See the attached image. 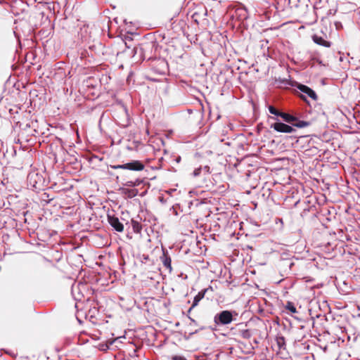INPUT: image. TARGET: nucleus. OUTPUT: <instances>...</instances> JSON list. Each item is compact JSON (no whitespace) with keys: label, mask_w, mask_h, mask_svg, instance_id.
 Wrapping results in <instances>:
<instances>
[{"label":"nucleus","mask_w":360,"mask_h":360,"mask_svg":"<svg viewBox=\"0 0 360 360\" xmlns=\"http://www.w3.org/2000/svg\"><path fill=\"white\" fill-rule=\"evenodd\" d=\"M233 313L236 314V311L224 310L215 315L214 321L217 325H228L234 320Z\"/></svg>","instance_id":"1"},{"label":"nucleus","mask_w":360,"mask_h":360,"mask_svg":"<svg viewBox=\"0 0 360 360\" xmlns=\"http://www.w3.org/2000/svg\"><path fill=\"white\" fill-rule=\"evenodd\" d=\"M110 167L115 169H122L132 171H142L145 167L143 163L139 160H133L126 164L111 165Z\"/></svg>","instance_id":"2"},{"label":"nucleus","mask_w":360,"mask_h":360,"mask_svg":"<svg viewBox=\"0 0 360 360\" xmlns=\"http://www.w3.org/2000/svg\"><path fill=\"white\" fill-rule=\"evenodd\" d=\"M271 127L274 128L276 131L281 133H292L295 131L291 126L280 122H276L274 124H272Z\"/></svg>","instance_id":"3"},{"label":"nucleus","mask_w":360,"mask_h":360,"mask_svg":"<svg viewBox=\"0 0 360 360\" xmlns=\"http://www.w3.org/2000/svg\"><path fill=\"white\" fill-rule=\"evenodd\" d=\"M109 224L118 232H122L124 230L123 224L120 221L119 219L115 216L108 215Z\"/></svg>","instance_id":"4"},{"label":"nucleus","mask_w":360,"mask_h":360,"mask_svg":"<svg viewBox=\"0 0 360 360\" xmlns=\"http://www.w3.org/2000/svg\"><path fill=\"white\" fill-rule=\"evenodd\" d=\"M298 89L302 92L306 94L308 96H309L311 98H312L314 101H316L318 99V96L315 91L309 88V86L304 85V84H300L298 86Z\"/></svg>","instance_id":"5"},{"label":"nucleus","mask_w":360,"mask_h":360,"mask_svg":"<svg viewBox=\"0 0 360 360\" xmlns=\"http://www.w3.org/2000/svg\"><path fill=\"white\" fill-rule=\"evenodd\" d=\"M312 40L316 44L326 48H329L331 46V43L329 41L326 40L324 37L319 36L317 34H314L312 36Z\"/></svg>","instance_id":"6"},{"label":"nucleus","mask_w":360,"mask_h":360,"mask_svg":"<svg viewBox=\"0 0 360 360\" xmlns=\"http://www.w3.org/2000/svg\"><path fill=\"white\" fill-rule=\"evenodd\" d=\"M207 291V288H205V289H203L201 291H200L198 295H196L193 299V302L191 307V308L189 309V311L191 310H192L194 307H195L199 302L204 298L205 297V295L206 293V292Z\"/></svg>","instance_id":"7"},{"label":"nucleus","mask_w":360,"mask_h":360,"mask_svg":"<svg viewBox=\"0 0 360 360\" xmlns=\"http://www.w3.org/2000/svg\"><path fill=\"white\" fill-rule=\"evenodd\" d=\"M162 259V264L164 265V266L167 269L169 270V272L172 271V260H171V258L168 255V254L167 252H163V256L161 258Z\"/></svg>","instance_id":"8"},{"label":"nucleus","mask_w":360,"mask_h":360,"mask_svg":"<svg viewBox=\"0 0 360 360\" xmlns=\"http://www.w3.org/2000/svg\"><path fill=\"white\" fill-rule=\"evenodd\" d=\"M281 117H282L285 122L290 124L292 122L297 121V118L296 117L285 112H282L281 114Z\"/></svg>","instance_id":"9"},{"label":"nucleus","mask_w":360,"mask_h":360,"mask_svg":"<svg viewBox=\"0 0 360 360\" xmlns=\"http://www.w3.org/2000/svg\"><path fill=\"white\" fill-rule=\"evenodd\" d=\"M238 335L242 338L248 340L251 338L252 333L250 329H240Z\"/></svg>","instance_id":"10"},{"label":"nucleus","mask_w":360,"mask_h":360,"mask_svg":"<svg viewBox=\"0 0 360 360\" xmlns=\"http://www.w3.org/2000/svg\"><path fill=\"white\" fill-rule=\"evenodd\" d=\"M122 193L126 195L128 198H132L137 195L138 190L137 189H129V188H123Z\"/></svg>","instance_id":"11"},{"label":"nucleus","mask_w":360,"mask_h":360,"mask_svg":"<svg viewBox=\"0 0 360 360\" xmlns=\"http://www.w3.org/2000/svg\"><path fill=\"white\" fill-rule=\"evenodd\" d=\"M291 124L298 128H304L309 126L310 122L307 121H301L297 119V121L292 122Z\"/></svg>","instance_id":"12"},{"label":"nucleus","mask_w":360,"mask_h":360,"mask_svg":"<svg viewBox=\"0 0 360 360\" xmlns=\"http://www.w3.org/2000/svg\"><path fill=\"white\" fill-rule=\"evenodd\" d=\"M131 224L132 229H133V231L134 233H141V231L142 230V226L139 222H138L137 221H135L134 219H131Z\"/></svg>","instance_id":"13"},{"label":"nucleus","mask_w":360,"mask_h":360,"mask_svg":"<svg viewBox=\"0 0 360 360\" xmlns=\"http://www.w3.org/2000/svg\"><path fill=\"white\" fill-rule=\"evenodd\" d=\"M143 180L139 179H136L134 181L130 180V181H126V183L124 184V186H129V187L138 186L141 185L143 183Z\"/></svg>","instance_id":"14"},{"label":"nucleus","mask_w":360,"mask_h":360,"mask_svg":"<svg viewBox=\"0 0 360 360\" xmlns=\"http://www.w3.org/2000/svg\"><path fill=\"white\" fill-rule=\"evenodd\" d=\"M285 309L290 311L291 313H297V309L294 304L291 302H288L285 306Z\"/></svg>","instance_id":"15"},{"label":"nucleus","mask_w":360,"mask_h":360,"mask_svg":"<svg viewBox=\"0 0 360 360\" xmlns=\"http://www.w3.org/2000/svg\"><path fill=\"white\" fill-rule=\"evenodd\" d=\"M269 110L270 113L277 115V116H280V117H281V114L282 113L281 112L278 110L276 108H274L272 105H270L269 107Z\"/></svg>","instance_id":"16"},{"label":"nucleus","mask_w":360,"mask_h":360,"mask_svg":"<svg viewBox=\"0 0 360 360\" xmlns=\"http://www.w3.org/2000/svg\"><path fill=\"white\" fill-rule=\"evenodd\" d=\"M172 360H186V359L183 356L175 355L172 357Z\"/></svg>","instance_id":"17"},{"label":"nucleus","mask_w":360,"mask_h":360,"mask_svg":"<svg viewBox=\"0 0 360 360\" xmlns=\"http://www.w3.org/2000/svg\"><path fill=\"white\" fill-rule=\"evenodd\" d=\"M33 178H38V179H39L40 177L39 176L38 174H34L30 175V184L32 183L31 181H32V179Z\"/></svg>","instance_id":"18"},{"label":"nucleus","mask_w":360,"mask_h":360,"mask_svg":"<svg viewBox=\"0 0 360 360\" xmlns=\"http://www.w3.org/2000/svg\"><path fill=\"white\" fill-rule=\"evenodd\" d=\"M282 342H284V338H280L278 340V344L280 345L281 343Z\"/></svg>","instance_id":"19"},{"label":"nucleus","mask_w":360,"mask_h":360,"mask_svg":"<svg viewBox=\"0 0 360 360\" xmlns=\"http://www.w3.org/2000/svg\"><path fill=\"white\" fill-rule=\"evenodd\" d=\"M37 181L36 180H34V184H32V186L36 188H38V186H37Z\"/></svg>","instance_id":"20"},{"label":"nucleus","mask_w":360,"mask_h":360,"mask_svg":"<svg viewBox=\"0 0 360 360\" xmlns=\"http://www.w3.org/2000/svg\"><path fill=\"white\" fill-rule=\"evenodd\" d=\"M200 169H197V170H195V172H194V174H195V176H196V175H198V174H199V172H200Z\"/></svg>","instance_id":"21"}]
</instances>
